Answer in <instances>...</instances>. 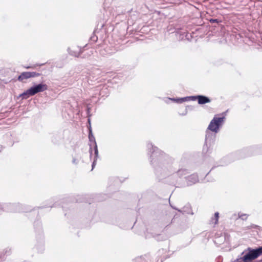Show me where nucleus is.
Here are the masks:
<instances>
[{
    "mask_svg": "<svg viewBox=\"0 0 262 262\" xmlns=\"http://www.w3.org/2000/svg\"><path fill=\"white\" fill-rule=\"evenodd\" d=\"M93 146H94V157L93 161V163L92 164V170L94 169V167L95 166V165L96 164V161H97V159L99 158L98 149V147H97L96 142L94 143V145Z\"/></svg>",
    "mask_w": 262,
    "mask_h": 262,
    "instance_id": "9b49d317",
    "label": "nucleus"
},
{
    "mask_svg": "<svg viewBox=\"0 0 262 262\" xmlns=\"http://www.w3.org/2000/svg\"><path fill=\"white\" fill-rule=\"evenodd\" d=\"M239 217L243 220H245L247 218V215L246 214H242L241 215H239Z\"/></svg>",
    "mask_w": 262,
    "mask_h": 262,
    "instance_id": "bb28decb",
    "label": "nucleus"
},
{
    "mask_svg": "<svg viewBox=\"0 0 262 262\" xmlns=\"http://www.w3.org/2000/svg\"><path fill=\"white\" fill-rule=\"evenodd\" d=\"M188 107H189V106H186V108L185 112H183V113L182 114V115H183V116H185V115H186L187 114V108Z\"/></svg>",
    "mask_w": 262,
    "mask_h": 262,
    "instance_id": "2f4dec72",
    "label": "nucleus"
},
{
    "mask_svg": "<svg viewBox=\"0 0 262 262\" xmlns=\"http://www.w3.org/2000/svg\"><path fill=\"white\" fill-rule=\"evenodd\" d=\"M39 223H39V222H38V221H37V222H36V223H35L34 227H35V229H36V225H37V224H39Z\"/></svg>",
    "mask_w": 262,
    "mask_h": 262,
    "instance_id": "72a5a7b5",
    "label": "nucleus"
},
{
    "mask_svg": "<svg viewBox=\"0 0 262 262\" xmlns=\"http://www.w3.org/2000/svg\"><path fill=\"white\" fill-rule=\"evenodd\" d=\"M33 94L35 95L38 93L42 92L48 89V86L46 84L40 83L37 84L33 85L30 88Z\"/></svg>",
    "mask_w": 262,
    "mask_h": 262,
    "instance_id": "6e6552de",
    "label": "nucleus"
},
{
    "mask_svg": "<svg viewBox=\"0 0 262 262\" xmlns=\"http://www.w3.org/2000/svg\"><path fill=\"white\" fill-rule=\"evenodd\" d=\"M219 218V213L218 212H215L214 216L212 217L209 221L210 224H217L218 223Z\"/></svg>",
    "mask_w": 262,
    "mask_h": 262,
    "instance_id": "a211bd4d",
    "label": "nucleus"
},
{
    "mask_svg": "<svg viewBox=\"0 0 262 262\" xmlns=\"http://www.w3.org/2000/svg\"><path fill=\"white\" fill-rule=\"evenodd\" d=\"M4 209L6 212H27L32 209L28 205L22 204L19 203H8L4 204Z\"/></svg>",
    "mask_w": 262,
    "mask_h": 262,
    "instance_id": "f03ea898",
    "label": "nucleus"
},
{
    "mask_svg": "<svg viewBox=\"0 0 262 262\" xmlns=\"http://www.w3.org/2000/svg\"><path fill=\"white\" fill-rule=\"evenodd\" d=\"M65 65V61L63 60H60L54 62V66L57 68H62Z\"/></svg>",
    "mask_w": 262,
    "mask_h": 262,
    "instance_id": "aec40b11",
    "label": "nucleus"
},
{
    "mask_svg": "<svg viewBox=\"0 0 262 262\" xmlns=\"http://www.w3.org/2000/svg\"><path fill=\"white\" fill-rule=\"evenodd\" d=\"M147 149L150 163L159 179L167 178L169 183L176 185L189 173L187 169L177 168L174 159L151 143H147Z\"/></svg>",
    "mask_w": 262,
    "mask_h": 262,
    "instance_id": "f257e3e1",
    "label": "nucleus"
},
{
    "mask_svg": "<svg viewBox=\"0 0 262 262\" xmlns=\"http://www.w3.org/2000/svg\"><path fill=\"white\" fill-rule=\"evenodd\" d=\"M39 246L40 247V251L43 250V238H41V240H40V241L39 242Z\"/></svg>",
    "mask_w": 262,
    "mask_h": 262,
    "instance_id": "cd10ccee",
    "label": "nucleus"
},
{
    "mask_svg": "<svg viewBox=\"0 0 262 262\" xmlns=\"http://www.w3.org/2000/svg\"><path fill=\"white\" fill-rule=\"evenodd\" d=\"M44 64H45V63H41V64H37V66H42L44 65Z\"/></svg>",
    "mask_w": 262,
    "mask_h": 262,
    "instance_id": "e433bc0d",
    "label": "nucleus"
},
{
    "mask_svg": "<svg viewBox=\"0 0 262 262\" xmlns=\"http://www.w3.org/2000/svg\"><path fill=\"white\" fill-rule=\"evenodd\" d=\"M108 94V90L106 87H105V88L103 87V88L101 90V91H100V95H101L102 96H104L105 95L107 96Z\"/></svg>",
    "mask_w": 262,
    "mask_h": 262,
    "instance_id": "4be33fe9",
    "label": "nucleus"
},
{
    "mask_svg": "<svg viewBox=\"0 0 262 262\" xmlns=\"http://www.w3.org/2000/svg\"><path fill=\"white\" fill-rule=\"evenodd\" d=\"M223 63V61L222 59H220L219 61H216L214 62V64L216 66H219L222 64Z\"/></svg>",
    "mask_w": 262,
    "mask_h": 262,
    "instance_id": "c85d7f7f",
    "label": "nucleus"
},
{
    "mask_svg": "<svg viewBox=\"0 0 262 262\" xmlns=\"http://www.w3.org/2000/svg\"><path fill=\"white\" fill-rule=\"evenodd\" d=\"M209 21L211 23H219L221 22V21L218 19H213V18H211L209 20Z\"/></svg>",
    "mask_w": 262,
    "mask_h": 262,
    "instance_id": "393cba45",
    "label": "nucleus"
},
{
    "mask_svg": "<svg viewBox=\"0 0 262 262\" xmlns=\"http://www.w3.org/2000/svg\"><path fill=\"white\" fill-rule=\"evenodd\" d=\"M184 99L185 102L189 101H195L196 100L198 101V95L185 97Z\"/></svg>",
    "mask_w": 262,
    "mask_h": 262,
    "instance_id": "412c9836",
    "label": "nucleus"
},
{
    "mask_svg": "<svg viewBox=\"0 0 262 262\" xmlns=\"http://www.w3.org/2000/svg\"><path fill=\"white\" fill-rule=\"evenodd\" d=\"M4 211H5L4 204H2L0 203V214H1Z\"/></svg>",
    "mask_w": 262,
    "mask_h": 262,
    "instance_id": "c756f323",
    "label": "nucleus"
},
{
    "mask_svg": "<svg viewBox=\"0 0 262 262\" xmlns=\"http://www.w3.org/2000/svg\"><path fill=\"white\" fill-rule=\"evenodd\" d=\"M26 69H30V68H31L32 67H28V66H27V67H25Z\"/></svg>",
    "mask_w": 262,
    "mask_h": 262,
    "instance_id": "4c0bfd02",
    "label": "nucleus"
},
{
    "mask_svg": "<svg viewBox=\"0 0 262 262\" xmlns=\"http://www.w3.org/2000/svg\"><path fill=\"white\" fill-rule=\"evenodd\" d=\"M176 32L177 34H180L181 39H183L184 35L186 39L189 41H190L192 38L191 35L189 34L188 33H186L185 31H182V29L180 28H176Z\"/></svg>",
    "mask_w": 262,
    "mask_h": 262,
    "instance_id": "9d476101",
    "label": "nucleus"
},
{
    "mask_svg": "<svg viewBox=\"0 0 262 262\" xmlns=\"http://www.w3.org/2000/svg\"><path fill=\"white\" fill-rule=\"evenodd\" d=\"M167 100L168 101H171L173 102L181 104L185 102L184 97L182 98H167Z\"/></svg>",
    "mask_w": 262,
    "mask_h": 262,
    "instance_id": "6ab92c4d",
    "label": "nucleus"
},
{
    "mask_svg": "<svg viewBox=\"0 0 262 262\" xmlns=\"http://www.w3.org/2000/svg\"><path fill=\"white\" fill-rule=\"evenodd\" d=\"M211 102V99L207 96L204 95H198V104L200 105L205 104Z\"/></svg>",
    "mask_w": 262,
    "mask_h": 262,
    "instance_id": "ddd939ff",
    "label": "nucleus"
},
{
    "mask_svg": "<svg viewBox=\"0 0 262 262\" xmlns=\"http://www.w3.org/2000/svg\"><path fill=\"white\" fill-rule=\"evenodd\" d=\"M64 132L61 130L54 133L51 137V141L55 145H60L64 142Z\"/></svg>",
    "mask_w": 262,
    "mask_h": 262,
    "instance_id": "423d86ee",
    "label": "nucleus"
},
{
    "mask_svg": "<svg viewBox=\"0 0 262 262\" xmlns=\"http://www.w3.org/2000/svg\"><path fill=\"white\" fill-rule=\"evenodd\" d=\"M232 262H245V260H244V256L243 257L236 259Z\"/></svg>",
    "mask_w": 262,
    "mask_h": 262,
    "instance_id": "a878e982",
    "label": "nucleus"
},
{
    "mask_svg": "<svg viewBox=\"0 0 262 262\" xmlns=\"http://www.w3.org/2000/svg\"><path fill=\"white\" fill-rule=\"evenodd\" d=\"M11 253V249L9 248H7L5 249L3 252L0 253V262L4 260L5 259V255H9Z\"/></svg>",
    "mask_w": 262,
    "mask_h": 262,
    "instance_id": "dca6fc26",
    "label": "nucleus"
},
{
    "mask_svg": "<svg viewBox=\"0 0 262 262\" xmlns=\"http://www.w3.org/2000/svg\"><path fill=\"white\" fill-rule=\"evenodd\" d=\"M41 74L35 72H24L18 76L17 80L19 81L23 82L25 80L32 77H38Z\"/></svg>",
    "mask_w": 262,
    "mask_h": 262,
    "instance_id": "0eeeda50",
    "label": "nucleus"
},
{
    "mask_svg": "<svg viewBox=\"0 0 262 262\" xmlns=\"http://www.w3.org/2000/svg\"><path fill=\"white\" fill-rule=\"evenodd\" d=\"M67 51L70 55L76 57H81V54H82V52L81 49H80L79 51L78 52L76 51H73L71 50L70 48H68Z\"/></svg>",
    "mask_w": 262,
    "mask_h": 262,
    "instance_id": "f3484780",
    "label": "nucleus"
},
{
    "mask_svg": "<svg viewBox=\"0 0 262 262\" xmlns=\"http://www.w3.org/2000/svg\"><path fill=\"white\" fill-rule=\"evenodd\" d=\"M248 150L250 152H252L248 154V156L254 154V152L255 154H262V145L250 147L248 149Z\"/></svg>",
    "mask_w": 262,
    "mask_h": 262,
    "instance_id": "4468645a",
    "label": "nucleus"
},
{
    "mask_svg": "<svg viewBox=\"0 0 262 262\" xmlns=\"http://www.w3.org/2000/svg\"><path fill=\"white\" fill-rule=\"evenodd\" d=\"M72 163L74 164H77L78 163V161L76 159L73 158Z\"/></svg>",
    "mask_w": 262,
    "mask_h": 262,
    "instance_id": "7c9ffc66",
    "label": "nucleus"
},
{
    "mask_svg": "<svg viewBox=\"0 0 262 262\" xmlns=\"http://www.w3.org/2000/svg\"><path fill=\"white\" fill-rule=\"evenodd\" d=\"M170 206H171V207H172V208H173V209H176V210H178L179 211H180V212L181 211V210H178L177 208L173 207L171 205V204H170Z\"/></svg>",
    "mask_w": 262,
    "mask_h": 262,
    "instance_id": "f704fd0d",
    "label": "nucleus"
},
{
    "mask_svg": "<svg viewBox=\"0 0 262 262\" xmlns=\"http://www.w3.org/2000/svg\"><path fill=\"white\" fill-rule=\"evenodd\" d=\"M225 119V116L217 117L215 116L210 121L207 129L215 133H217L220 128L222 126Z\"/></svg>",
    "mask_w": 262,
    "mask_h": 262,
    "instance_id": "7ed1b4c3",
    "label": "nucleus"
},
{
    "mask_svg": "<svg viewBox=\"0 0 262 262\" xmlns=\"http://www.w3.org/2000/svg\"><path fill=\"white\" fill-rule=\"evenodd\" d=\"M34 96L31 89L29 88L27 91H25L23 93L19 95V97L21 98V99H27L30 96Z\"/></svg>",
    "mask_w": 262,
    "mask_h": 262,
    "instance_id": "2eb2a0df",
    "label": "nucleus"
},
{
    "mask_svg": "<svg viewBox=\"0 0 262 262\" xmlns=\"http://www.w3.org/2000/svg\"><path fill=\"white\" fill-rule=\"evenodd\" d=\"M226 164H225V165H226ZM220 165H221V166H224V164H221Z\"/></svg>",
    "mask_w": 262,
    "mask_h": 262,
    "instance_id": "ea45409f",
    "label": "nucleus"
},
{
    "mask_svg": "<svg viewBox=\"0 0 262 262\" xmlns=\"http://www.w3.org/2000/svg\"><path fill=\"white\" fill-rule=\"evenodd\" d=\"M185 180L187 186H192L199 182V177L196 173H193L185 177Z\"/></svg>",
    "mask_w": 262,
    "mask_h": 262,
    "instance_id": "1a4fd4ad",
    "label": "nucleus"
},
{
    "mask_svg": "<svg viewBox=\"0 0 262 262\" xmlns=\"http://www.w3.org/2000/svg\"><path fill=\"white\" fill-rule=\"evenodd\" d=\"M89 141L92 142L91 144H90V149H89V152L90 154V158L91 159L93 156V150H92V146L94 145V143L96 142L95 141V139L94 136L92 134V130H90L89 135Z\"/></svg>",
    "mask_w": 262,
    "mask_h": 262,
    "instance_id": "f8f14e48",
    "label": "nucleus"
},
{
    "mask_svg": "<svg viewBox=\"0 0 262 262\" xmlns=\"http://www.w3.org/2000/svg\"><path fill=\"white\" fill-rule=\"evenodd\" d=\"M215 133H212L210 131L206 130L205 144L203 148V152L208 153L210 147L214 144L215 140Z\"/></svg>",
    "mask_w": 262,
    "mask_h": 262,
    "instance_id": "39448f33",
    "label": "nucleus"
},
{
    "mask_svg": "<svg viewBox=\"0 0 262 262\" xmlns=\"http://www.w3.org/2000/svg\"><path fill=\"white\" fill-rule=\"evenodd\" d=\"M136 18H137L136 15L135 14H134L133 15H131L129 16V17L128 18V21H130L132 20V21H130V23L133 24L134 21L136 20Z\"/></svg>",
    "mask_w": 262,
    "mask_h": 262,
    "instance_id": "5701e85b",
    "label": "nucleus"
},
{
    "mask_svg": "<svg viewBox=\"0 0 262 262\" xmlns=\"http://www.w3.org/2000/svg\"><path fill=\"white\" fill-rule=\"evenodd\" d=\"M90 40L93 42H96L98 40V37L95 34H93V35L90 37Z\"/></svg>",
    "mask_w": 262,
    "mask_h": 262,
    "instance_id": "b1692460",
    "label": "nucleus"
},
{
    "mask_svg": "<svg viewBox=\"0 0 262 262\" xmlns=\"http://www.w3.org/2000/svg\"><path fill=\"white\" fill-rule=\"evenodd\" d=\"M89 110H90V108H88V112H89Z\"/></svg>",
    "mask_w": 262,
    "mask_h": 262,
    "instance_id": "a19ab883",
    "label": "nucleus"
},
{
    "mask_svg": "<svg viewBox=\"0 0 262 262\" xmlns=\"http://www.w3.org/2000/svg\"><path fill=\"white\" fill-rule=\"evenodd\" d=\"M247 250L248 252L244 255L245 262H250L262 254V246L255 249L248 248Z\"/></svg>",
    "mask_w": 262,
    "mask_h": 262,
    "instance_id": "20e7f679",
    "label": "nucleus"
},
{
    "mask_svg": "<svg viewBox=\"0 0 262 262\" xmlns=\"http://www.w3.org/2000/svg\"><path fill=\"white\" fill-rule=\"evenodd\" d=\"M3 147L2 145L0 144V152L3 150Z\"/></svg>",
    "mask_w": 262,
    "mask_h": 262,
    "instance_id": "c9c22d12",
    "label": "nucleus"
},
{
    "mask_svg": "<svg viewBox=\"0 0 262 262\" xmlns=\"http://www.w3.org/2000/svg\"><path fill=\"white\" fill-rule=\"evenodd\" d=\"M164 101H165V102H166V103H169V102H170V101H168V100H167V98H165V99H164Z\"/></svg>",
    "mask_w": 262,
    "mask_h": 262,
    "instance_id": "473e14b6",
    "label": "nucleus"
},
{
    "mask_svg": "<svg viewBox=\"0 0 262 262\" xmlns=\"http://www.w3.org/2000/svg\"><path fill=\"white\" fill-rule=\"evenodd\" d=\"M38 230L40 231H41V227H39V228H38Z\"/></svg>",
    "mask_w": 262,
    "mask_h": 262,
    "instance_id": "58836bf2",
    "label": "nucleus"
}]
</instances>
